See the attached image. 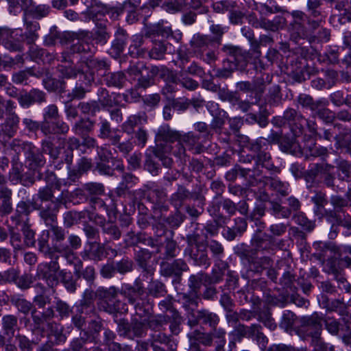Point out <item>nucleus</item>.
<instances>
[{"mask_svg":"<svg viewBox=\"0 0 351 351\" xmlns=\"http://www.w3.org/2000/svg\"><path fill=\"white\" fill-rule=\"evenodd\" d=\"M281 136L278 132L271 130L267 138L260 137L255 141H250L248 136H243V142L247 143V149L253 152L254 155L247 154L240 156V162L247 165L252 161L261 168L271 171L276 168L271 155V145L279 143Z\"/></svg>","mask_w":351,"mask_h":351,"instance_id":"f257e3e1","label":"nucleus"},{"mask_svg":"<svg viewBox=\"0 0 351 351\" xmlns=\"http://www.w3.org/2000/svg\"><path fill=\"white\" fill-rule=\"evenodd\" d=\"M221 51L228 58L223 61V68L217 71V77L228 78L235 70L241 72L246 70L250 58V51L244 50L240 47L232 45H224Z\"/></svg>","mask_w":351,"mask_h":351,"instance_id":"f03ea898","label":"nucleus"},{"mask_svg":"<svg viewBox=\"0 0 351 351\" xmlns=\"http://www.w3.org/2000/svg\"><path fill=\"white\" fill-rule=\"evenodd\" d=\"M55 317V311L53 307L49 306L42 312H38L36 308L32 311V319L34 325L39 328L45 323L47 324L48 342L53 345L63 344L66 341V336L64 333V328L60 324L51 321Z\"/></svg>","mask_w":351,"mask_h":351,"instance_id":"7ed1b4c3","label":"nucleus"},{"mask_svg":"<svg viewBox=\"0 0 351 351\" xmlns=\"http://www.w3.org/2000/svg\"><path fill=\"white\" fill-rule=\"evenodd\" d=\"M240 162V159L239 160ZM244 166L236 165L234 169L229 171L226 174V178L229 181H234L237 176L243 178L247 186H255L261 183L262 168L255 162L252 161L247 165L243 163Z\"/></svg>","mask_w":351,"mask_h":351,"instance_id":"20e7f679","label":"nucleus"},{"mask_svg":"<svg viewBox=\"0 0 351 351\" xmlns=\"http://www.w3.org/2000/svg\"><path fill=\"white\" fill-rule=\"evenodd\" d=\"M121 291L115 286L99 287L96 290L97 298L99 300L101 309L110 314H114L124 310V304L119 299Z\"/></svg>","mask_w":351,"mask_h":351,"instance_id":"39448f33","label":"nucleus"},{"mask_svg":"<svg viewBox=\"0 0 351 351\" xmlns=\"http://www.w3.org/2000/svg\"><path fill=\"white\" fill-rule=\"evenodd\" d=\"M306 119L301 112L292 108H288L282 116L274 117L271 123L277 127L287 125L294 136H300L304 130Z\"/></svg>","mask_w":351,"mask_h":351,"instance_id":"423d86ee","label":"nucleus"},{"mask_svg":"<svg viewBox=\"0 0 351 351\" xmlns=\"http://www.w3.org/2000/svg\"><path fill=\"white\" fill-rule=\"evenodd\" d=\"M24 36L21 28L0 27V45L10 52H21L24 49Z\"/></svg>","mask_w":351,"mask_h":351,"instance_id":"0eeeda50","label":"nucleus"},{"mask_svg":"<svg viewBox=\"0 0 351 351\" xmlns=\"http://www.w3.org/2000/svg\"><path fill=\"white\" fill-rule=\"evenodd\" d=\"M188 247L186 251L189 254L190 257L194 263L199 266L208 267L210 264V259L208 256L206 245L199 241V236L196 234L188 235L186 237Z\"/></svg>","mask_w":351,"mask_h":351,"instance_id":"6e6552de","label":"nucleus"},{"mask_svg":"<svg viewBox=\"0 0 351 351\" xmlns=\"http://www.w3.org/2000/svg\"><path fill=\"white\" fill-rule=\"evenodd\" d=\"M235 254L243 261H247L249 264V269L256 273H261L263 269L270 267L272 263L269 257H255V252L243 243L235 248Z\"/></svg>","mask_w":351,"mask_h":351,"instance_id":"1a4fd4ad","label":"nucleus"},{"mask_svg":"<svg viewBox=\"0 0 351 351\" xmlns=\"http://www.w3.org/2000/svg\"><path fill=\"white\" fill-rule=\"evenodd\" d=\"M55 258H49L48 263L38 265L37 275L46 282L47 286L53 289L59 284L58 273L60 271L58 263L59 256L55 253Z\"/></svg>","mask_w":351,"mask_h":351,"instance_id":"9d476101","label":"nucleus"},{"mask_svg":"<svg viewBox=\"0 0 351 351\" xmlns=\"http://www.w3.org/2000/svg\"><path fill=\"white\" fill-rule=\"evenodd\" d=\"M69 245L64 243L63 246L58 247V253L62 254L70 264L75 265V273L80 272L82 262L75 256L74 250H78L82 245V240L77 235L70 234L68 237Z\"/></svg>","mask_w":351,"mask_h":351,"instance_id":"9b49d317","label":"nucleus"},{"mask_svg":"<svg viewBox=\"0 0 351 351\" xmlns=\"http://www.w3.org/2000/svg\"><path fill=\"white\" fill-rule=\"evenodd\" d=\"M235 331L241 337L252 338L255 340L262 350L266 349L268 339L262 332V326L259 324H253L250 326L238 324Z\"/></svg>","mask_w":351,"mask_h":351,"instance_id":"f8f14e48","label":"nucleus"},{"mask_svg":"<svg viewBox=\"0 0 351 351\" xmlns=\"http://www.w3.org/2000/svg\"><path fill=\"white\" fill-rule=\"evenodd\" d=\"M225 335L226 331L223 328H218L212 332H195V340L205 346H210L213 339H215L216 351H225L223 348L226 342Z\"/></svg>","mask_w":351,"mask_h":351,"instance_id":"ddd939ff","label":"nucleus"},{"mask_svg":"<svg viewBox=\"0 0 351 351\" xmlns=\"http://www.w3.org/2000/svg\"><path fill=\"white\" fill-rule=\"evenodd\" d=\"M124 8H132L144 12L145 21H147V17L150 15V9L147 4V0H125L121 4L106 8V12L108 14H111L112 17L117 18L123 12Z\"/></svg>","mask_w":351,"mask_h":351,"instance_id":"4468645a","label":"nucleus"},{"mask_svg":"<svg viewBox=\"0 0 351 351\" xmlns=\"http://www.w3.org/2000/svg\"><path fill=\"white\" fill-rule=\"evenodd\" d=\"M95 80L94 74L90 73H80L79 80L70 95L71 99H82L86 93L90 92V86Z\"/></svg>","mask_w":351,"mask_h":351,"instance_id":"2eb2a0df","label":"nucleus"},{"mask_svg":"<svg viewBox=\"0 0 351 351\" xmlns=\"http://www.w3.org/2000/svg\"><path fill=\"white\" fill-rule=\"evenodd\" d=\"M161 233L160 234H157V238L159 241L158 245H155L156 247V253L161 254L162 256H160L161 258L164 260H168L174 258L176 256L177 251V243L172 239L165 237L164 239H162V234L165 233V230H160Z\"/></svg>","mask_w":351,"mask_h":351,"instance_id":"dca6fc26","label":"nucleus"},{"mask_svg":"<svg viewBox=\"0 0 351 351\" xmlns=\"http://www.w3.org/2000/svg\"><path fill=\"white\" fill-rule=\"evenodd\" d=\"M18 101L22 108H29L34 104H42L46 101V93L38 88L29 91L23 90L18 97Z\"/></svg>","mask_w":351,"mask_h":351,"instance_id":"f3484780","label":"nucleus"},{"mask_svg":"<svg viewBox=\"0 0 351 351\" xmlns=\"http://www.w3.org/2000/svg\"><path fill=\"white\" fill-rule=\"evenodd\" d=\"M189 267L182 259H176L172 263L163 261L160 263V274L165 277L175 276L178 281L183 271H187Z\"/></svg>","mask_w":351,"mask_h":351,"instance_id":"a211bd4d","label":"nucleus"},{"mask_svg":"<svg viewBox=\"0 0 351 351\" xmlns=\"http://www.w3.org/2000/svg\"><path fill=\"white\" fill-rule=\"evenodd\" d=\"M180 138V132L177 130H172L168 124L160 125L156 132L155 136L156 146L158 144L170 145L176 141H179Z\"/></svg>","mask_w":351,"mask_h":351,"instance_id":"6ab92c4d","label":"nucleus"},{"mask_svg":"<svg viewBox=\"0 0 351 351\" xmlns=\"http://www.w3.org/2000/svg\"><path fill=\"white\" fill-rule=\"evenodd\" d=\"M143 34L147 38L153 39L156 36L167 38L172 35V29L170 27L165 26L163 21L154 24H147L145 23Z\"/></svg>","mask_w":351,"mask_h":351,"instance_id":"aec40b11","label":"nucleus"},{"mask_svg":"<svg viewBox=\"0 0 351 351\" xmlns=\"http://www.w3.org/2000/svg\"><path fill=\"white\" fill-rule=\"evenodd\" d=\"M40 124V130L45 136L51 134H64L69 130V125L62 121L43 119Z\"/></svg>","mask_w":351,"mask_h":351,"instance_id":"412c9836","label":"nucleus"},{"mask_svg":"<svg viewBox=\"0 0 351 351\" xmlns=\"http://www.w3.org/2000/svg\"><path fill=\"white\" fill-rule=\"evenodd\" d=\"M201 135L196 134L193 132H189L182 134L178 142H182L194 154H199L204 152V146L200 141Z\"/></svg>","mask_w":351,"mask_h":351,"instance_id":"4be33fe9","label":"nucleus"},{"mask_svg":"<svg viewBox=\"0 0 351 351\" xmlns=\"http://www.w3.org/2000/svg\"><path fill=\"white\" fill-rule=\"evenodd\" d=\"M38 204L34 201H20L16 206L14 215L11 217V220L15 225H19L23 217H28L33 210L39 209Z\"/></svg>","mask_w":351,"mask_h":351,"instance_id":"5701e85b","label":"nucleus"},{"mask_svg":"<svg viewBox=\"0 0 351 351\" xmlns=\"http://www.w3.org/2000/svg\"><path fill=\"white\" fill-rule=\"evenodd\" d=\"M121 293L128 300L130 303L134 304L137 300H143L145 289L142 282L139 280H136L134 285H125L121 291Z\"/></svg>","mask_w":351,"mask_h":351,"instance_id":"b1692460","label":"nucleus"},{"mask_svg":"<svg viewBox=\"0 0 351 351\" xmlns=\"http://www.w3.org/2000/svg\"><path fill=\"white\" fill-rule=\"evenodd\" d=\"M149 341L152 348L160 347L159 344H164L170 351H176L177 349L176 342L162 331L153 332Z\"/></svg>","mask_w":351,"mask_h":351,"instance_id":"393cba45","label":"nucleus"},{"mask_svg":"<svg viewBox=\"0 0 351 351\" xmlns=\"http://www.w3.org/2000/svg\"><path fill=\"white\" fill-rule=\"evenodd\" d=\"M247 222L243 217H237L234 219V225L224 229L223 237L228 241H233L237 235L242 234L247 228Z\"/></svg>","mask_w":351,"mask_h":351,"instance_id":"a878e982","label":"nucleus"},{"mask_svg":"<svg viewBox=\"0 0 351 351\" xmlns=\"http://www.w3.org/2000/svg\"><path fill=\"white\" fill-rule=\"evenodd\" d=\"M25 155L26 162L31 169L43 166L45 163V158L42 152L36 147L32 143L27 147V151Z\"/></svg>","mask_w":351,"mask_h":351,"instance_id":"bb28decb","label":"nucleus"},{"mask_svg":"<svg viewBox=\"0 0 351 351\" xmlns=\"http://www.w3.org/2000/svg\"><path fill=\"white\" fill-rule=\"evenodd\" d=\"M263 182L265 185L267 186L270 189L275 191L277 195L285 197L289 195V184L287 182H282L278 178L262 177L261 182Z\"/></svg>","mask_w":351,"mask_h":351,"instance_id":"cd10ccee","label":"nucleus"},{"mask_svg":"<svg viewBox=\"0 0 351 351\" xmlns=\"http://www.w3.org/2000/svg\"><path fill=\"white\" fill-rule=\"evenodd\" d=\"M126 237H128L126 242L131 245H137L139 243H142L150 247H154L155 245H158L159 243L158 239L147 237L143 233L135 234L133 231L128 232Z\"/></svg>","mask_w":351,"mask_h":351,"instance_id":"c85d7f7f","label":"nucleus"},{"mask_svg":"<svg viewBox=\"0 0 351 351\" xmlns=\"http://www.w3.org/2000/svg\"><path fill=\"white\" fill-rule=\"evenodd\" d=\"M77 278H75L73 274L66 269H61L58 273L59 282H60L65 289L70 293H74L77 289V278L80 277V272L76 274Z\"/></svg>","mask_w":351,"mask_h":351,"instance_id":"c756f323","label":"nucleus"},{"mask_svg":"<svg viewBox=\"0 0 351 351\" xmlns=\"http://www.w3.org/2000/svg\"><path fill=\"white\" fill-rule=\"evenodd\" d=\"M128 35L125 30L119 27L115 33V38L112 43L111 53L114 56H119L127 45Z\"/></svg>","mask_w":351,"mask_h":351,"instance_id":"7c9ffc66","label":"nucleus"},{"mask_svg":"<svg viewBox=\"0 0 351 351\" xmlns=\"http://www.w3.org/2000/svg\"><path fill=\"white\" fill-rule=\"evenodd\" d=\"M191 197V192L184 186L179 184L177 191L170 196L169 202L176 209H180Z\"/></svg>","mask_w":351,"mask_h":351,"instance_id":"2f4dec72","label":"nucleus"},{"mask_svg":"<svg viewBox=\"0 0 351 351\" xmlns=\"http://www.w3.org/2000/svg\"><path fill=\"white\" fill-rule=\"evenodd\" d=\"M148 71L147 73H142L138 77L136 84V88L146 89L153 85L154 83V77L158 74L160 69L158 66H152L150 68L148 67Z\"/></svg>","mask_w":351,"mask_h":351,"instance_id":"473e14b6","label":"nucleus"},{"mask_svg":"<svg viewBox=\"0 0 351 351\" xmlns=\"http://www.w3.org/2000/svg\"><path fill=\"white\" fill-rule=\"evenodd\" d=\"M213 209H208V212L211 215L215 217V223H207L205 226V230L210 236H215L218 232L219 226H222L226 222V218L223 217L219 212V207L216 208L215 206Z\"/></svg>","mask_w":351,"mask_h":351,"instance_id":"72a5a7b5","label":"nucleus"},{"mask_svg":"<svg viewBox=\"0 0 351 351\" xmlns=\"http://www.w3.org/2000/svg\"><path fill=\"white\" fill-rule=\"evenodd\" d=\"M95 121L90 118H82L75 123L72 128L73 132L80 136L88 135L95 128Z\"/></svg>","mask_w":351,"mask_h":351,"instance_id":"f704fd0d","label":"nucleus"},{"mask_svg":"<svg viewBox=\"0 0 351 351\" xmlns=\"http://www.w3.org/2000/svg\"><path fill=\"white\" fill-rule=\"evenodd\" d=\"M25 32H23L24 41L27 45H32L38 38V31L40 29V25L37 21L24 20Z\"/></svg>","mask_w":351,"mask_h":351,"instance_id":"c9c22d12","label":"nucleus"},{"mask_svg":"<svg viewBox=\"0 0 351 351\" xmlns=\"http://www.w3.org/2000/svg\"><path fill=\"white\" fill-rule=\"evenodd\" d=\"M212 38L208 35H203L199 33L194 34L190 45L196 52H203L213 43Z\"/></svg>","mask_w":351,"mask_h":351,"instance_id":"e433bc0d","label":"nucleus"},{"mask_svg":"<svg viewBox=\"0 0 351 351\" xmlns=\"http://www.w3.org/2000/svg\"><path fill=\"white\" fill-rule=\"evenodd\" d=\"M147 121V116L145 112H141L138 114L130 115L128 119L122 124L121 130L128 134H132L134 132V128L142 122Z\"/></svg>","mask_w":351,"mask_h":351,"instance_id":"4c0bfd02","label":"nucleus"},{"mask_svg":"<svg viewBox=\"0 0 351 351\" xmlns=\"http://www.w3.org/2000/svg\"><path fill=\"white\" fill-rule=\"evenodd\" d=\"M20 122V118L17 114L6 115L5 122L2 124V131L5 135L11 138L16 133Z\"/></svg>","mask_w":351,"mask_h":351,"instance_id":"58836bf2","label":"nucleus"},{"mask_svg":"<svg viewBox=\"0 0 351 351\" xmlns=\"http://www.w3.org/2000/svg\"><path fill=\"white\" fill-rule=\"evenodd\" d=\"M49 230L43 231L38 240V250L45 257L55 258L56 251L53 245L51 247L49 244Z\"/></svg>","mask_w":351,"mask_h":351,"instance_id":"ea45409f","label":"nucleus"},{"mask_svg":"<svg viewBox=\"0 0 351 351\" xmlns=\"http://www.w3.org/2000/svg\"><path fill=\"white\" fill-rule=\"evenodd\" d=\"M172 149L171 145L158 144V147H150L149 150L152 151L153 154L162 161V165L166 167H171L173 164V160L167 156L165 154Z\"/></svg>","mask_w":351,"mask_h":351,"instance_id":"a19ab883","label":"nucleus"},{"mask_svg":"<svg viewBox=\"0 0 351 351\" xmlns=\"http://www.w3.org/2000/svg\"><path fill=\"white\" fill-rule=\"evenodd\" d=\"M1 324L4 335L12 338L18 326V317L12 314L5 315L2 317Z\"/></svg>","mask_w":351,"mask_h":351,"instance_id":"79ce46f5","label":"nucleus"},{"mask_svg":"<svg viewBox=\"0 0 351 351\" xmlns=\"http://www.w3.org/2000/svg\"><path fill=\"white\" fill-rule=\"evenodd\" d=\"M278 144L280 150L283 152L295 156L301 153L300 145L293 137L282 136Z\"/></svg>","mask_w":351,"mask_h":351,"instance_id":"37998d69","label":"nucleus"},{"mask_svg":"<svg viewBox=\"0 0 351 351\" xmlns=\"http://www.w3.org/2000/svg\"><path fill=\"white\" fill-rule=\"evenodd\" d=\"M197 319L204 324H208L213 330H218L217 326L219 322V316L208 310H201L197 312Z\"/></svg>","mask_w":351,"mask_h":351,"instance_id":"c03bdc74","label":"nucleus"},{"mask_svg":"<svg viewBox=\"0 0 351 351\" xmlns=\"http://www.w3.org/2000/svg\"><path fill=\"white\" fill-rule=\"evenodd\" d=\"M207 284V274L199 272L196 274L191 275L189 278V287L190 292L194 294L199 295V290L202 285Z\"/></svg>","mask_w":351,"mask_h":351,"instance_id":"a18cd8bd","label":"nucleus"},{"mask_svg":"<svg viewBox=\"0 0 351 351\" xmlns=\"http://www.w3.org/2000/svg\"><path fill=\"white\" fill-rule=\"evenodd\" d=\"M167 50V44L160 40H152V47L148 51V56L151 59L162 60Z\"/></svg>","mask_w":351,"mask_h":351,"instance_id":"49530a36","label":"nucleus"},{"mask_svg":"<svg viewBox=\"0 0 351 351\" xmlns=\"http://www.w3.org/2000/svg\"><path fill=\"white\" fill-rule=\"evenodd\" d=\"M88 250L86 252L88 258L94 261H100L104 257V245L97 241H87Z\"/></svg>","mask_w":351,"mask_h":351,"instance_id":"de8ad7c7","label":"nucleus"},{"mask_svg":"<svg viewBox=\"0 0 351 351\" xmlns=\"http://www.w3.org/2000/svg\"><path fill=\"white\" fill-rule=\"evenodd\" d=\"M98 137L101 139H109L111 144L118 143V141L120 138V136L119 134H112L110 124L106 119H102L99 123Z\"/></svg>","mask_w":351,"mask_h":351,"instance_id":"09e8293b","label":"nucleus"},{"mask_svg":"<svg viewBox=\"0 0 351 351\" xmlns=\"http://www.w3.org/2000/svg\"><path fill=\"white\" fill-rule=\"evenodd\" d=\"M9 300L11 304L17 308L18 311L24 315H27L34 310L32 309V303L21 296L12 295L9 297Z\"/></svg>","mask_w":351,"mask_h":351,"instance_id":"8fccbe9b","label":"nucleus"},{"mask_svg":"<svg viewBox=\"0 0 351 351\" xmlns=\"http://www.w3.org/2000/svg\"><path fill=\"white\" fill-rule=\"evenodd\" d=\"M151 258L152 254L147 249L139 248L135 251L134 258L137 265L143 269V271H149L150 268L149 266V262Z\"/></svg>","mask_w":351,"mask_h":351,"instance_id":"3c124183","label":"nucleus"},{"mask_svg":"<svg viewBox=\"0 0 351 351\" xmlns=\"http://www.w3.org/2000/svg\"><path fill=\"white\" fill-rule=\"evenodd\" d=\"M104 81L108 86L121 88L126 82V76L121 71L108 73L105 75Z\"/></svg>","mask_w":351,"mask_h":351,"instance_id":"603ef678","label":"nucleus"},{"mask_svg":"<svg viewBox=\"0 0 351 351\" xmlns=\"http://www.w3.org/2000/svg\"><path fill=\"white\" fill-rule=\"evenodd\" d=\"M227 264L225 262H215V267L213 269L211 275L207 274V284H217L221 282L224 276Z\"/></svg>","mask_w":351,"mask_h":351,"instance_id":"864d4df0","label":"nucleus"},{"mask_svg":"<svg viewBox=\"0 0 351 351\" xmlns=\"http://www.w3.org/2000/svg\"><path fill=\"white\" fill-rule=\"evenodd\" d=\"M59 212L56 207H53L49 204L45 208H41L40 211V217L44 221L47 226H52L57 221V214Z\"/></svg>","mask_w":351,"mask_h":351,"instance_id":"5fc2aeb1","label":"nucleus"},{"mask_svg":"<svg viewBox=\"0 0 351 351\" xmlns=\"http://www.w3.org/2000/svg\"><path fill=\"white\" fill-rule=\"evenodd\" d=\"M328 102L325 99H322V104L314 111L315 114L326 123H332L335 119V113L327 108Z\"/></svg>","mask_w":351,"mask_h":351,"instance_id":"6e6d98bb","label":"nucleus"},{"mask_svg":"<svg viewBox=\"0 0 351 351\" xmlns=\"http://www.w3.org/2000/svg\"><path fill=\"white\" fill-rule=\"evenodd\" d=\"M67 145V149L64 151L63 157L64 162L70 168L73 158V150L79 149L82 144L77 138L73 136L68 138Z\"/></svg>","mask_w":351,"mask_h":351,"instance_id":"4d7b16f0","label":"nucleus"},{"mask_svg":"<svg viewBox=\"0 0 351 351\" xmlns=\"http://www.w3.org/2000/svg\"><path fill=\"white\" fill-rule=\"evenodd\" d=\"M322 318L317 313H314L310 316H304L301 319L302 326L311 327L314 330L313 332H319L322 333Z\"/></svg>","mask_w":351,"mask_h":351,"instance_id":"13d9d810","label":"nucleus"},{"mask_svg":"<svg viewBox=\"0 0 351 351\" xmlns=\"http://www.w3.org/2000/svg\"><path fill=\"white\" fill-rule=\"evenodd\" d=\"M50 231L52 233V245L54 247L56 253H58V247L64 245L63 241L66 238V231L63 228L58 226L56 224L51 226Z\"/></svg>","mask_w":351,"mask_h":351,"instance_id":"bf43d9fd","label":"nucleus"},{"mask_svg":"<svg viewBox=\"0 0 351 351\" xmlns=\"http://www.w3.org/2000/svg\"><path fill=\"white\" fill-rule=\"evenodd\" d=\"M45 88L49 92H65V82L63 80L47 76L43 80Z\"/></svg>","mask_w":351,"mask_h":351,"instance_id":"052dcab7","label":"nucleus"},{"mask_svg":"<svg viewBox=\"0 0 351 351\" xmlns=\"http://www.w3.org/2000/svg\"><path fill=\"white\" fill-rule=\"evenodd\" d=\"M42 74L40 71L35 72L33 68H28L13 73L12 80L14 83L19 84L26 81L29 76H35L39 78L42 76Z\"/></svg>","mask_w":351,"mask_h":351,"instance_id":"680f3d73","label":"nucleus"},{"mask_svg":"<svg viewBox=\"0 0 351 351\" xmlns=\"http://www.w3.org/2000/svg\"><path fill=\"white\" fill-rule=\"evenodd\" d=\"M54 308L61 319L69 318L73 313V306L60 298L56 300Z\"/></svg>","mask_w":351,"mask_h":351,"instance_id":"e2e57ef3","label":"nucleus"},{"mask_svg":"<svg viewBox=\"0 0 351 351\" xmlns=\"http://www.w3.org/2000/svg\"><path fill=\"white\" fill-rule=\"evenodd\" d=\"M167 291L164 283L158 280H152L147 287V294L154 298L164 297Z\"/></svg>","mask_w":351,"mask_h":351,"instance_id":"0e129e2a","label":"nucleus"},{"mask_svg":"<svg viewBox=\"0 0 351 351\" xmlns=\"http://www.w3.org/2000/svg\"><path fill=\"white\" fill-rule=\"evenodd\" d=\"M322 100V99L315 101L311 95L304 93L300 94L297 99L302 108H308L313 112L320 106Z\"/></svg>","mask_w":351,"mask_h":351,"instance_id":"69168bd1","label":"nucleus"},{"mask_svg":"<svg viewBox=\"0 0 351 351\" xmlns=\"http://www.w3.org/2000/svg\"><path fill=\"white\" fill-rule=\"evenodd\" d=\"M35 277L29 273H24L23 274H18L15 285L21 291H27L32 287L34 283Z\"/></svg>","mask_w":351,"mask_h":351,"instance_id":"338daca9","label":"nucleus"},{"mask_svg":"<svg viewBox=\"0 0 351 351\" xmlns=\"http://www.w3.org/2000/svg\"><path fill=\"white\" fill-rule=\"evenodd\" d=\"M312 343L314 351H334V346L324 341L319 332H311Z\"/></svg>","mask_w":351,"mask_h":351,"instance_id":"774afa93","label":"nucleus"}]
</instances>
